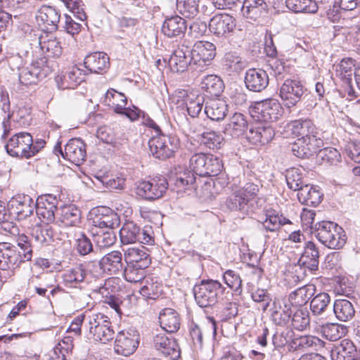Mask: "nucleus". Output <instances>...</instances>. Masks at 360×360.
<instances>
[{
	"mask_svg": "<svg viewBox=\"0 0 360 360\" xmlns=\"http://www.w3.org/2000/svg\"><path fill=\"white\" fill-rule=\"evenodd\" d=\"M193 294L196 303L200 307H212L219 301L230 300L233 292L226 290L217 280H202L193 288Z\"/></svg>",
	"mask_w": 360,
	"mask_h": 360,
	"instance_id": "f257e3e1",
	"label": "nucleus"
},
{
	"mask_svg": "<svg viewBox=\"0 0 360 360\" xmlns=\"http://www.w3.org/2000/svg\"><path fill=\"white\" fill-rule=\"evenodd\" d=\"M312 233L322 244L330 249H340L346 243L347 237L343 229L330 221L315 224Z\"/></svg>",
	"mask_w": 360,
	"mask_h": 360,
	"instance_id": "f03ea898",
	"label": "nucleus"
},
{
	"mask_svg": "<svg viewBox=\"0 0 360 360\" xmlns=\"http://www.w3.org/2000/svg\"><path fill=\"white\" fill-rule=\"evenodd\" d=\"M84 328L88 333L89 338L102 343L113 339L114 330L108 316L101 313L88 315L85 319Z\"/></svg>",
	"mask_w": 360,
	"mask_h": 360,
	"instance_id": "7ed1b4c3",
	"label": "nucleus"
},
{
	"mask_svg": "<svg viewBox=\"0 0 360 360\" xmlns=\"http://www.w3.org/2000/svg\"><path fill=\"white\" fill-rule=\"evenodd\" d=\"M189 167L200 176H215L223 169L222 160L212 154L195 153L189 160Z\"/></svg>",
	"mask_w": 360,
	"mask_h": 360,
	"instance_id": "20e7f679",
	"label": "nucleus"
},
{
	"mask_svg": "<svg viewBox=\"0 0 360 360\" xmlns=\"http://www.w3.org/2000/svg\"><path fill=\"white\" fill-rule=\"evenodd\" d=\"M120 241L123 245L139 242L145 245H151L154 239L150 233V228L141 229L134 221H127L120 230Z\"/></svg>",
	"mask_w": 360,
	"mask_h": 360,
	"instance_id": "39448f33",
	"label": "nucleus"
},
{
	"mask_svg": "<svg viewBox=\"0 0 360 360\" xmlns=\"http://www.w3.org/2000/svg\"><path fill=\"white\" fill-rule=\"evenodd\" d=\"M168 188L165 177H155L149 181H142L136 187V194L147 200H155L163 196Z\"/></svg>",
	"mask_w": 360,
	"mask_h": 360,
	"instance_id": "423d86ee",
	"label": "nucleus"
},
{
	"mask_svg": "<svg viewBox=\"0 0 360 360\" xmlns=\"http://www.w3.org/2000/svg\"><path fill=\"white\" fill-rule=\"evenodd\" d=\"M283 109L280 103L269 98L257 103L252 112V117L258 122L266 124L277 121L283 115Z\"/></svg>",
	"mask_w": 360,
	"mask_h": 360,
	"instance_id": "0eeeda50",
	"label": "nucleus"
},
{
	"mask_svg": "<svg viewBox=\"0 0 360 360\" xmlns=\"http://www.w3.org/2000/svg\"><path fill=\"white\" fill-rule=\"evenodd\" d=\"M148 145L154 157L165 160L171 157L178 148V140L160 133L150 139Z\"/></svg>",
	"mask_w": 360,
	"mask_h": 360,
	"instance_id": "6e6552de",
	"label": "nucleus"
},
{
	"mask_svg": "<svg viewBox=\"0 0 360 360\" xmlns=\"http://www.w3.org/2000/svg\"><path fill=\"white\" fill-rule=\"evenodd\" d=\"M32 136L27 132H20L9 139L5 146L6 152L13 157L30 158L33 156L30 146Z\"/></svg>",
	"mask_w": 360,
	"mask_h": 360,
	"instance_id": "1a4fd4ad",
	"label": "nucleus"
},
{
	"mask_svg": "<svg viewBox=\"0 0 360 360\" xmlns=\"http://www.w3.org/2000/svg\"><path fill=\"white\" fill-rule=\"evenodd\" d=\"M46 62L41 58L27 67L17 66L20 83L25 86L36 84L40 79L46 77L48 74L47 67L44 65Z\"/></svg>",
	"mask_w": 360,
	"mask_h": 360,
	"instance_id": "9d476101",
	"label": "nucleus"
},
{
	"mask_svg": "<svg viewBox=\"0 0 360 360\" xmlns=\"http://www.w3.org/2000/svg\"><path fill=\"white\" fill-rule=\"evenodd\" d=\"M139 334L135 330L120 331L115 341V352L125 356L132 354L139 346Z\"/></svg>",
	"mask_w": 360,
	"mask_h": 360,
	"instance_id": "9b49d317",
	"label": "nucleus"
},
{
	"mask_svg": "<svg viewBox=\"0 0 360 360\" xmlns=\"http://www.w3.org/2000/svg\"><path fill=\"white\" fill-rule=\"evenodd\" d=\"M306 89L301 82L286 79L280 87L279 96L284 105L290 108L295 105L302 98Z\"/></svg>",
	"mask_w": 360,
	"mask_h": 360,
	"instance_id": "f8f14e48",
	"label": "nucleus"
},
{
	"mask_svg": "<svg viewBox=\"0 0 360 360\" xmlns=\"http://www.w3.org/2000/svg\"><path fill=\"white\" fill-rule=\"evenodd\" d=\"M20 251L16 247L8 243L0 244V270L7 271L8 275L11 276L19 264L25 262Z\"/></svg>",
	"mask_w": 360,
	"mask_h": 360,
	"instance_id": "ddd939ff",
	"label": "nucleus"
},
{
	"mask_svg": "<svg viewBox=\"0 0 360 360\" xmlns=\"http://www.w3.org/2000/svg\"><path fill=\"white\" fill-rule=\"evenodd\" d=\"M35 18L43 33H52L58 30L60 13L54 7L43 6L37 11Z\"/></svg>",
	"mask_w": 360,
	"mask_h": 360,
	"instance_id": "4468645a",
	"label": "nucleus"
},
{
	"mask_svg": "<svg viewBox=\"0 0 360 360\" xmlns=\"http://www.w3.org/2000/svg\"><path fill=\"white\" fill-rule=\"evenodd\" d=\"M323 146V141L321 138H298L291 144V151L299 158L308 159Z\"/></svg>",
	"mask_w": 360,
	"mask_h": 360,
	"instance_id": "2eb2a0df",
	"label": "nucleus"
},
{
	"mask_svg": "<svg viewBox=\"0 0 360 360\" xmlns=\"http://www.w3.org/2000/svg\"><path fill=\"white\" fill-rule=\"evenodd\" d=\"M236 26V19L228 13L216 14L209 22L210 31L218 37H229Z\"/></svg>",
	"mask_w": 360,
	"mask_h": 360,
	"instance_id": "dca6fc26",
	"label": "nucleus"
},
{
	"mask_svg": "<svg viewBox=\"0 0 360 360\" xmlns=\"http://www.w3.org/2000/svg\"><path fill=\"white\" fill-rule=\"evenodd\" d=\"M215 46L210 42L198 41L195 42L191 49L193 64L204 68L209 65L216 55Z\"/></svg>",
	"mask_w": 360,
	"mask_h": 360,
	"instance_id": "f3484780",
	"label": "nucleus"
},
{
	"mask_svg": "<svg viewBox=\"0 0 360 360\" xmlns=\"http://www.w3.org/2000/svg\"><path fill=\"white\" fill-rule=\"evenodd\" d=\"M89 265H92L98 274L103 271L115 275L123 269L122 255L120 251H112L104 255L99 262H91Z\"/></svg>",
	"mask_w": 360,
	"mask_h": 360,
	"instance_id": "a211bd4d",
	"label": "nucleus"
},
{
	"mask_svg": "<svg viewBox=\"0 0 360 360\" xmlns=\"http://www.w3.org/2000/svg\"><path fill=\"white\" fill-rule=\"evenodd\" d=\"M58 203L57 198L50 194L40 196L37 199L36 213L41 222L48 224L54 221Z\"/></svg>",
	"mask_w": 360,
	"mask_h": 360,
	"instance_id": "6ab92c4d",
	"label": "nucleus"
},
{
	"mask_svg": "<svg viewBox=\"0 0 360 360\" xmlns=\"http://www.w3.org/2000/svg\"><path fill=\"white\" fill-rule=\"evenodd\" d=\"M61 153L64 158L70 160L75 165H79L86 158V145L81 139H72L65 146V152L61 150L60 143H58L54 147V150Z\"/></svg>",
	"mask_w": 360,
	"mask_h": 360,
	"instance_id": "aec40b11",
	"label": "nucleus"
},
{
	"mask_svg": "<svg viewBox=\"0 0 360 360\" xmlns=\"http://www.w3.org/2000/svg\"><path fill=\"white\" fill-rule=\"evenodd\" d=\"M93 225L99 229H113L120 222L119 215L108 207H98L91 212Z\"/></svg>",
	"mask_w": 360,
	"mask_h": 360,
	"instance_id": "412c9836",
	"label": "nucleus"
},
{
	"mask_svg": "<svg viewBox=\"0 0 360 360\" xmlns=\"http://www.w3.org/2000/svg\"><path fill=\"white\" fill-rule=\"evenodd\" d=\"M153 345L159 352L172 360L180 356V349L176 340L169 337L165 331L161 330L154 335Z\"/></svg>",
	"mask_w": 360,
	"mask_h": 360,
	"instance_id": "4be33fe9",
	"label": "nucleus"
},
{
	"mask_svg": "<svg viewBox=\"0 0 360 360\" xmlns=\"http://www.w3.org/2000/svg\"><path fill=\"white\" fill-rule=\"evenodd\" d=\"M10 212L16 216L18 220L26 219L32 214L36 205L35 201L28 195H18L9 202Z\"/></svg>",
	"mask_w": 360,
	"mask_h": 360,
	"instance_id": "5701e85b",
	"label": "nucleus"
},
{
	"mask_svg": "<svg viewBox=\"0 0 360 360\" xmlns=\"http://www.w3.org/2000/svg\"><path fill=\"white\" fill-rule=\"evenodd\" d=\"M357 70L355 69L354 60L352 58H344L335 67V76L345 84L348 95L354 96L355 91L352 88V77L355 76Z\"/></svg>",
	"mask_w": 360,
	"mask_h": 360,
	"instance_id": "b1692460",
	"label": "nucleus"
},
{
	"mask_svg": "<svg viewBox=\"0 0 360 360\" xmlns=\"http://www.w3.org/2000/svg\"><path fill=\"white\" fill-rule=\"evenodd\" d=\"M269 76L264 70L251 68L245 72V86L253 92H261L265 89L269 84Z\"/></svg>",
	"mask_w": 360,
	"mask_h": 360,
	"instance_id": "393cba45",
	"label": "nucleus"
},
{
	"mask_svg": "<svg viewBox=\"0 0 360 360\" xmlns=\"http://www.w3.org/2000/svg\"><path fill=\"white\" fill-rule=\"evenodd\" d=\"M193 63L191 59V49L188 46L181 45L179 46L170 56L169 65L172 71L175 72H183L188 65Z\"/></svg>",
	"mask_w": 360,
	"mask_h": 360,
	"instance_id": "a878e982",
	"label": "nucleus"
},
{
	"mask_svg": "<svg viewBox=\"0 0 360 360\" xmlns=\"http://www.w3.org/2000/svg\"><path fill=\"white\" fill-rule=\"evenodd\" d=\"M288 127L293 135L300 136V138H320L319 131L309 119L291 121Z\"/></svg>",
	"mask_w": 360,
	"mask_h": 360,
	"instance_id": "bb28decb",
	"label": "nucleus"
},
{
	"mask_svg": "<svg viewBox=\"0 0 360 360\" xmlns=\"http://www.w3.org/2000/svg\"><path fill=\"white\" fill-rule=\"evenodd\" d=\"M319 252L315 244L308 241L306 246H304V252L300 256L297 263L300 269L303 268L305 274L306 269L314 271L318 269Z\"/></svg>",
	"mask_w": 360,
	"mask_h": 360,
	"instance_id": "cd10ccee",
	"label": "nucleus"
},
{
	"mask_svg": "<svg viewBox=\"0 0 360 360\" xmlns=\"http://www.w3.org/2000/svg\"><path fill=\"white\" fill-rule=\"evenodd\" d=\"M84 64L90 72L101 74L109 68L110 58L105 53L94 52L85 57Z\"/></svg>",
	"mask_w": 360,
	"mask_h": 360,
	"instance_id": "c85d7f7f",
	"label": "nucleus"
},
{
	"mask_svg": "<svg viewBox=\"0 0 360 360\" xmlns=\"http://www.w3.org/2000/svg\"><path fill=\"white\" fill-rule=\"evenodd\" d=\"M274 134V130L269 124L266 125L257 124L250 129L246 137L252 144L264 145L272 140Z\"/></svg>",
	"mask_w": 360,
	"mask_h": 360,
	"instance_id": "c756f323",
	"label": "nucleus"
},
{
	"mask_svg": "<svg viewBox=\"0 0 360 360\" xmlns=\"http://www.w3.org/2000/svg\"><path fill=\"white\" fill-rule=\"evenodd\" d=\"M186 29V21L179 15L165 19L162 25V32L170 38L184 36Z\"/></svg>",
	"mask_w": 360,
	"mask_h": 360,
	"instance_id": "7c9ffc66",
	"label": "nucleus"
},
{
	"mask_svg": "<svg viewBox=\"0 0 360 360\" xmlns=\"http://www.w3.org/2000/svg\"><path fill=\"white\" fill-rule=\"evenodd\" d=\"M84 81V74L80 68L73 66L64 75L56 78L58 87L60 89H75Z\"/></svg>",
	"mask_w": 360,
	"mask_h": 360,
	"instance_id": "2f4dec72",
	"label": "nucleus"
},
{
	"mask_svg": "<svg viewBox=\"0 0 360 360\" xmlns=\"http://www.w3.org/2000/svg\"><path fill=\"white\" fill-rule=\"evenodd\" d=\"M267 7L264 0H244L242 12L245 18L255 21L267 13Z\"/></svg>",
	"mask_w": 360,
	"mask_h": 360,
	"instance_id": "473e14b6",
	"label": "nucleus"
},
{
	"mask_svg": "<svg viewBox=\"0 0 360 360\" xmlns=\"http://www.w3.org/2000/svg\"><path fill=\"white\" fill-rule=\"evenodd\" d=\"M39 44L46 57H58L62 54L60 43L51 33H42L39 37Z\"/></svg>",
	"mask_w": 360,
	"mask_h": 360,
	"instance_id": "72a5a7b5",
	"label": "nucleus"
},
{
	"mask_svg": "<svg viewBox=\"0 0 360 360\" xmlns=\"http://www.w3.org/2000/svg\"><path fill=\"white\" fill-rule=\"evenodd\" d=\"M357 350L354 343L344 339L331 352L332 360H356Z\"/></svg>",
	"mask_w": 360,
	"mask_h": 360,
	"instance_id": "f704fd0d",
	"label": "nucleus"
},
{
	"mask_svg": "<svg viewBox=\"0 0 360 360\" xmlns=\"http://www.w3.org/2000/svg\"><path fill=\"white\" fill-rule=\"evenodd\" d=\"M124 259L127 264H140L141 266H148L150 264L149 254L144 246L128 248L123 249Z\"/></svg>",
	"mask_w": 360,
	"mask_h": 360,
	"instance_id": "c9c22d12",
	"label": "nucleus"
},
{
	"mask_svg": "<svg viewBox=\"0 0 360 360\" xmlns=\"http://www.w3.org/2000/svg\"><path fill=\"white\" fill-rule=\"evenodd\" d=\"M263 228L269 232H275L280 229V228L287 224H291V221L284 217L282 214L274 210H266L264 218H262L259 221Z\"/></svg>",
	"mask_w": 360,
	"mask_h": 360,
	"instance_id": "e433bc0d",
	"label": "nucleus"
},
{
	"mask_svg": "<svg viewBox=\"0 0 360 360\" xmlns=\"http://www.w3.org/2000/svg\"><path fill=\"white\" fill-rule=\"evenodd\" d=\"M159 322L163 331L167 333L176 332L180 328L179 314L172 309L166 308L159 314Z\"/></svg>",
	"mask_w": 360,
	"mask_h": 360,
	"instance_id": "4c0bfd02",
	"label": "nucleus"
},
{
	"mask_svg": "<svg viewBox=\"0 0 360 360\" xmlns=\"http://www.w3.org/2000/svg\"><path fill=\"white\" fill-rule=\"evenodd\" d=\"M86 276V271L83 264H77L66 270L63 274V281L68 288H77Z\"/></svg>",
	"mask_w": 360,
	"mask_h": 360,
	"instance_id": "58836bf2",
	"label": "nucleus"
},
{
	"mask_svg": "<svg viewBox=\"0 0 360 360\" xmlns=\"http://www.w3.org/2000/svg\"><path fill=\"white\" fill-rule=\"evenodd\" d=\"M292 311L289 304L284 300L274 302V309L271 313L273 321L279 326H285L290 323Z\"/></svg>",
	"mask_w": 360,
	"mask_h": 360,
	"instance_id": "ea45409f",
	"label": "nucleus"
},
{
	"mask_svg": "<svg viewBox=\"0 0 360 360\" xmlns=\"http://www.w3.org/2000/svg\"><path fill=\"white\" fill-rule=\"evenodd\" d=\"M204 112L210 120L220 121L227 115L228 105L223 100L212 99L206 103Z\"/></svg>",
	"mask_w": 360,
	"mask_h": 360,
	"instance_id": "a19ab883",
	"label": "nucleus"
},
{
	"mask_svg": "<svg viewBox=\"0 0 360 360\" xmlns=\"http://www.w3.org/2000/svg\"><path fill=\"white\" fill-rule=\"evenodd\" d=\"M316 292V287L314 285H305L298 288L289 295L288 301L294 307L305 305Z\"/></svg>",
	"mask_w": 360,
	"mask_h": 360,
	"instance_id": "79ce46f5",
	"label": "nucleus"
},
{
	"mask_svg": "<svg viewBox=\"0 0 360 360\" xmlns=\"http://www.w3.org/2000/svg\"><path fill=\"white\" fill-rule=\"evenodd\" d=\"M58 219L66 226L78 227L81 223V211L75 205H64L60 209Z\"/></svg>",
	"mask_w": 360,
	"mask_h": 360,
	"instance_id": "37998d69",
	"label": "nucleus"
},
{
	"mask_svg": "<svg viewBox=\"0 0 360 360\" xmlns=\"http://www.w3.org/2000/svg\"><path fill=\"white\" fill-rule=\"evenodd\" d=\"M247 129L248 121L245 117L241 113L236 112L226 125L224 134L232 137H238L243 134Z\"/></svg>",
	"mask_w": 360,
	"mask_h": 360,
	"instance_id": "c03bdc74",
	"label": "nucleus"
},
{
	"mask_svg": "<svg viewBox=\"0 0 360 360\" xmlns=\"http://www.w3.org/2000/svg\"><path fill=\"white\" fill-rule=\"evenodd\" d=\"M323 194L317 186L305 184L297 193V198L302 204L316 206L322 200Z\"/></svg>",
	"mask_w": 360,
	"mask_h": 360,
	"instance_id": "a18cd8bd",
	"label": "nucleus"
},
{
	"mask_svg": "<svg viewBox=\"0 0 360 360\" xmlns=\"http://www.w3.org/2000/svg\"><path fill=\"white\" fill-rule=\"evenodd\" d=\"M201 88L210 96H219L224 89V82L215 75H208L202 79Z\"/></svg>",
	"mask_w": 360,
	"mask_h": 360,
	"instance_id": "49530a36",
	"label": "nucleus"
},
{
	"mask_svg": "<svg viewBox=\"0 0 360 360\" xmlns=\"http://www.w3.org/2000/svg\"><path fill=\"white\" fill-rule=\"evenodd\" d=\"M68 237L70 240L75 241L76 250L80 255L84 256L93 251V245L90 239L79 229H75L69 232Z\"/></svg>",
	"mask_w": 360,
	"mask_h": 360,
	"instance_id": "de8ad7c7",
	"label": "nucleus"
},
{
	"mask_svg": "<svg viewBox=\"0 0 360 360\" xmlns=\"http://www.w3.org/2000/svg\"><path fill=\"white\" fill-rule=\"evenodd\" d=\"M103 103L112 109L115 112H122L121 110H123L127 104V98L124 94L114 89H110L105 93Z\"/></svg>",
	"mask_w": 360,
	"mask_h": 360,
	"instance_id": "09e8293b",
	"label": "nucleus"
},
{
	"mask_svg": "<svg viewBox=\"0 0 360 360\" xmlns=\"http://www.w3.org/2000/svg\"><path fill=\"white\" fill-rule=\"evenodd\" d=\"M311 299L310 310L313 316H323L330 309L331 299L327 292H319Z\"/></svg>",
	"mask_w": 360,
	"mask_h": 360,
	"instance_id": "8fccbe9b",
	"label": "nucleus"
},
{
	"mask_svg": "<svg viewBox=\"0 0 360 360\" xmlns=\"http://www.w3.org/2000/svg\"><path fill=\"white\" fill-rule=\"evenodd\" d=\"M333 311L336 318L340 321H348L355 314V309L352 303L345 299H338L335 301Z\"/></svg>",
	"mask_w": 360,
	"mask_h": 360,
	"instance_id": "3c124183",
	"label": "nucleus"
},
{
	"mask_svg": "<svg viewBox=\"0 0 360 360\" xmlns=\"http://www.w3.org/2000/svg\"><path fill=\"white\" fill-rule=\"evenodd\" d=\"M347 332L345 326L338 323H327L320 326L322 336L330 341H336Z\"/></svg>",
	"mask_w": 360,
	"mask_h": 360,
	"instance_id": "603ef678",
	"label": "nucleus"
},
{
	"mask_svg": "<svg viewBox=\"0 0 360 360\" xmlns=\"http://www.w3.org/2000/svg\"><path fill=\"white\" fill-rule=\"evenodd\" d=\"M143 285L140 289L141 295L146 299L155 300L162 294V285L157 278H145L142 281Z\"/></svg>",
	"mask_w": 360,
	"mask_h": 360,
	"instance_id": "864d4df0",
	"label": "nucleus"
},
{
	"mask_svg": "<svg viewBox=\"0 0 360 360\" xmlns=\"http://www.w3.org/2000/svg\"><path fill=\"white\" fill-rule=\"evenodd\" d=\"M238 190L233 193L226 200V207L233 211H241L245 213L249 212L248 199Z\"/></svg>",
	"mask_w": 360,
	"mask_h": 360,
	"instance_id": "5fc2aeb1",
	"label": "nucleus"
},
{
	"mask_svg": "<svg viewBox=\"0 0 360 360\" xmlns=\"http://www.w3.org/2000/svg\"><path fill=\"white\" fill-rule=\"evenodd\" d=\"M286 6L295 13H314L318 6L314 0H286Z\"/></svg>",
	"mask_w": 360,
	"mask_h": 360,
	"instance_id": "6e6d98bb",
	"label": "nucleus"
},
{
	"mask_svg": "<svg viewBox=\"0 0 360 360\" xmlns=\"http://www.w3.org/2000/svg\"><path fill=\"white\" fill-rule=\"evenodd\" d=\"M94 243L101 248H109L115 244L117 238L113 229L107 231L99 229L95 233H93Z\"/></svg>",
	"mask_w": 360,
	"mask_h": 360,
	"instance_id": "4d7b16f0",
	"label": "nucleus"
},
{
	"mask_svg": "<svg viewBox=\"0 0 360 360\" xmlns=\"http://www.w3.org/2000/svg\"><path fill=\"white\" fill-rule=\"evenodd\" d=\"M200 0H176V10L183 16L192 18L198 13Z\"/></svg>",
	"mask_w": 360,
	"mask_h": 360,
	"instance_id": "13d9d810",
	"label": "nucleus"
},
{
	"mask_svg": "<svg viewBox=\"0 0 360 360\" xmlns=\"http://www.w3.org/2000/svg\"><path fill=\"white\" fill-rule=\"evenodd\" d=\"M203 102L204 98L202 96L187 94L184 99V103L188 115L192 117H198L202 109Z\"/></svg>",
	"mask_w": 360,
	"mask_h": 360,
	"instance_id": "bf43d9fd",
	"label": "nucleus"
},
{
	"mask_svg": "<svg viewBox=\"0 0 360 360\" xmlns=\"http://www.w3.org/2000/svg\"><path fill=\"white\" fill-rule=\"evenodd\" d=\"M195 172L192 170L179 171L176 174L174 185L178 192L185 191L189 186L193 185L195 181Z\"/></svg>",
	"mask_w": 360,
	"mask_h": 360,
	"instance_id": "052dcab7",
	"label": "nucleus"
},
{
	"mask_svg": "<svg viewBox=\"0 0 360 360\" xmlns=\"http://www.w3.org/2000/svg\"><path fill=\"white\" fill-rule=\"evenodd\" d=\"M148 266H141L140 264H127L124 269V276L127 281L130 283H138L145 279V269Z\"/></svg>",
	"mask_w": 360,
	"mask_h": 360,
	"instance_id": "680f3d73",
	"label": "nucleus"
},
{
	"mask_svg": "<svg viewBox=\"0 0 360 360\" xmlns=\"http://www.w3.org/2000/svg\"><path fill=\"white\" fill-rule=\"evenodd\" d=\"M223 141L221 135L212 131L204 132L200 138V144L212 150L220 148Z\"/></svg>",
	"mask_w": 360,
	"mask_h": 360,
	"instance_id": "e2e57ef3",
	"label": "nucleus"
},
{
	"mask_svg": "<svg viewBox=\"0 0 360 360\" xmlns=\"http://www.w3.org/2000/svg\"><path fill=\"white\" fill-rule=\"evenodd\" d=\"M292 326L298 330H303L310 323L309 311L304 309H297L291 316Z\"/></svg>",
	"mask_w": 360,
	"mask_h": 360,
	"instance_id": "0e129e2a",
	"label": "nucleus"
},
{
	"mask_svg": "<svg viewBox=\"0 0 360 360\" xmlns=\"http://www.w3.org/2000/svg\"><path fill=\"white\" fill-rule=\"evenodd\" d=\"M223 278L225 283L234 292L238 295L242 292V280L236 271L231 269L226 270L224 273Z\"/></svg>",
	"mask_w": 360,
	"mask_h": 360,
	"instance_id": "69168bd1",
	"label": "nucleus"
},
{
	"mask_svg": "<svg viewBox=\"0 0 360 360\" xmlns=\"http://www.w3.org/2000/svg\"><path fill=\"white\" fill-rule=\"evenodd\" d=\"M286 182L291 190L298 192L304 186L302 181V176L298 169L292 168L287 172Z\"/></svg>",
	"mask_w": 360,
	"mask_h": 360,
	"instance_id": "338daca9",
	"label": "nucleus"
},
{
	"mask_svg": "<svg viewBox=\"0 0 360 360\" xmlns=\"http://www.w3.org/2000/svg\"><path fill=\"white\" fill-rule=\"evenodd\" d=\"M319 156L327 163L331 165H335L341 161V155L340 152L334 148H319L317 152Z\"/></svg>",
	"mask_w": 360,
	"mask_h": 360,
	"instance_id": "774afa93",
	"label": "nucleus"
}]
</instances>
